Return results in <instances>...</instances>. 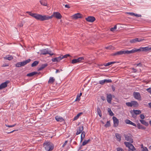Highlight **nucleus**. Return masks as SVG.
I'll return each instance as SVG.
<instances>
[{"mask_svg":"<svg viewBox=\"0 0 151 151\" xmlns=\"http://www.w3.org/2000/svg\"><path fill=\"white\" fill-rule=\"evenodd\" d=\"M82 114V113H79L77 115L74 117V118L73 120H75L78 119L80 116Z\"/></svg>","mask_w":151,"mask_h":151,"instance_id":"e433bc0d","label":"nucleus"},{"mask_svg":"<svg viewBox=\"0 0 151 151\" xmlns=\"http://www.w3.org/2000/svg\"><path fill=\"white\" fill-rule=\"evenodd\" d=\"M47 64H44L42 65L38 69V70H41L45 68L47 66Z\"/></svg>","mask_w":151,"mask_h":151,"instance_id":"cd10ccee","label":"nucleus"},{"mask_svg":"<svg viewBox=\"0 0 151 151\" xmlns=\"http://www.w3.org/2000/svg\"><path fill=\"white\" fill-rule=\"evenodd\" d=\"M62 70L61 69H60V70H58V69H56V71L55 72L56 73H59L61 71H62Z\"/></svg>","mask_w":151,"mask_h":151,"instance_id":"bf43d9fd","label":"nucleus"},{"mask_svg":"<svg viewBox=\"0 0 151 151\" xmlns=\"http://www.w3.org/2000/svg\"><path fill=\"white\" fill-rule=\"evenodd\" d=\"M84 138H83V137H81V142L83 140V139H84Z\"/></svg>","mask_w":151,"mask_h":151,"instance_id":"0e129e2a","label":"nucleus"},{"mask_svg":"<svg viewBox=\"0 0 151 151\" xmlns=\"http://www.w3.org/2000/svg\"><path fill=\"white\" fill-rule=\"evenodd\" d=\"M135 104H127V105L129 106V107H132L133 105H134Z\"/></svg>","mask_w":151,"mask_h":151,"instance_id":"e2e57ef3","label":"nucleus"},{"mask_svg":"<svg viewBox=\"0 0 151 151\" xmlns=\"http://www.w3.org/2000/svg\"><path fill=\"white\" fill-rule=\"evenodd\" d=\"M90 141V139H88L86 140H84V141L83 142L82 146H84L88 143Z\"/></svg>","mask_w":151,"mask_h":151,"instance_id":"bb28decb","label":"nucleus"},{"mask_svg":"<svg viewBox=\"0 0 151 151\" xmlns=\"http://www.w3.org/2000/svg\"><path fill=\"white\" fill-rule=\"evenodd\" d=\"M53 17L58 19H60L62 17V15L59 12H54L53 14L50 16L47 15H43V21L51 19Z\"/></svg>","mask_w":151,"mask_h":151,"instance_id":"f257e3e1","label":"nucleus"},{"mask_svg":"<svg viewBox=\"0 0 151 151\" xmlns=\"http://www.w3.org/2000/svg\"><path fill=\"white\" fill-rule=\"evenodd\" d=\"M40 53L42 55H46L48 54L50 55H53V53L48 48L43 49L40 50Z\"/></svg>","mask_w":151,"mask_h":151,"instance_id":"39448f33","label":"nucleus"},{"mask_svg":"<svg viewBox=\"0 0 151 151\" xmlns=\"http://www.w3.org/2000/svg\"><path fill=\"white\" fill-rule=\"evenodd\" d=\"M143 40V39L136 38L134 39L130 40H129V42L131 43H134L137 42H140L142 41Z\"/></svg>","mask_w":151,"mask_h":151,"instance_id":"9d476101","label":"nucleus"},{"mask_svg":"<svg viewBox=\"0 0 151 151\" xmlns=\"http://www.w3.org/2000/svg\"><path fill=\"white\" fill-rule=\"evenodd\" d=\"M137 52H138L137 49L134 47L131 50H128V54H133Z\"/></svg>","mask_w":151,"mask_h":151,"instance_id":"f3484780","label":"nucleus"},{"mask_svg":"<svg viewBox=\"0 0 151 151\" xmlns=\"http://www.w3.org/2000/svg\"><path fill=\"white\" fill-rule=\"evenodd\" d=\"M134 97L136 99H140L141 96L140 93L138 92H134L133 93Z\"/></svg>","mask_w":151,"mask_h":151,"instance_id":"2eb2a0df","label":"nucleus"},{"mask_svg":"<svg viewBox=\"0 0 151 151\" xmlns=\"http://www.w3.org/2000/svg\"><path fill=\"white\" fill-rule=\"evenodd\" d=\"M127 14L132 16H134V13L133 12H128L127 13Z\"/></svg>","mask_w":151,"mask_h":151,"instance_id":"864d4df0","label":"nucleus"},{"mask_svg":"<svg viewBox=\"0 0 151 151\" xmlns=\"http://www.w3.org/2000/svg\"><path fill=\"white\" fill-rule=\"evenodd\" d=\"M124 144L126 147H128L129 149L132 151H134L136 150L135 148L130 142H124Z\"/></svg>","mask_w":151,"mask_h":151,"instance_id":"423d86ee","label":"nucleus"},{"mask_svg":"<svg viewBox=\"0 0 151 151\" xmlns=\"http://www.w3.org/2000/svg\"><path fill=\"white\" fill-rule=\"evenodd\" d=\"M85 135H86V133H85V132H84V131H83V132H82L81 133V137H83V138H84L85 136Z\"/></svg>","mask_w":151,"mask_h":151,"instance_id":"de8ad7c7","label":"nucleus"},{"mask_svg":"<svg viewBox=\"0 0 151 151\" xmlns=\"http://www.w3.org/2000/svg\"><path fill=\"white\" fill-rule=\"evenodd\" d=\"M26 13L34 17L37 20L43 21V15L36 13H32L30 12H27Z\"/></svg>","mask_w":151,"mask_h":151,"instance_id":"20e7f679","label":"nucleus"},{"mask_svg":"<svg viewBox=\"0 0 151 151\" xmlns=\"http://www.w3.org/2000/svg\"><path fill=\"white\" fill-rule=\"evenodd\" d=\"M107 49H114V47H113L111 45H110L108 47H105Z\"/></svg>","mask_w":151,"mask_h":151,"instance_id":"37998d69","label":"nucleus"},{"mask_svg":"<svg viewBox=\"0 0 151 151\" xmlns=\"http://www.w3.org/2000/svg\"><path fill=\"white\" fill-rule=\"evenodd\" d=\"M39 63V62L37 61H35L31 65V66L33 67L36 66Z\"/></svg>","mask_w":151,"mask_h":151,"instance_id":"c9c22d12","label":"nucleus"},{"mask_svg":"<svg viewBox=\"0 0 151 151\" xmlns=\"http://www.w3.org/2000/svg\"><path fill=\"white\" fill-rule=\"evenodd\" d=\"M115 63V62H111L108 63H106L104 64V65L105 66H109L111 65L112 64H114Z\"/></svg>","mask_w":151,"mask_h":151,"instance_id":"4c0bfd02","label":"nucleus"},{"mask_svg":"<svg viewBox=\"0 0 151 151\" xmlns=\"http://www.w3.org/2000/svg\"><path fill=\"white\" fill-rule=\"evenodd\" d=\"M110 126V122L109 121H108L106 124H105V126L106 127H109Z\"/></svg>","mask_w":151,"mask_h":151,"instance_id":"ea45409f","label":"nucleus"},{"mask_svg":"<svg viewBox=\"0 0 151 151\" xmlns=\"http://www.w3.org/2000/svg\"><path fill=\"white\" fill-rule=\"evenodd\" d=\"M112 99V96L111 94H107V100L108 102L110 103Z\"/></svg>","mask_w":151,"mask_h":151,"instance_id":"aec40b11","label":"nucleus"},{"mask_svg":"<svg viewBox=\"0 0 151 151\" xmlns=\"http://www.w3.org/2000/svg\"><path fill=\"white\" fill-rule=\"evenodd\" d=\"M115 136L117 139L118 141H120L121 138V135L118 133H116L115 134Z\"/></svg>","mask_w":151,"mask_h":151,"instance_id":"a878e982","label":"nucleus"},{"mask_svg":"<svg viewBox=\"0 0 151 151\" xmlns=\"http://www.w3.org/2000/svg\"><path fill=\"white\" fill-rule=\"evenodd\" d=\"M77 60V62H79L82 61V60H83L84 58L83 57H80L76 59Z\"/></svg>","mask_w":151,"mask_h":151,"instance_id":"a18cd8bd","label":"nucleus"},{"mask_svg":"<svg viewBox=\"0 0 151 151\" xmlns=\"http://www.w3.org/2000/svg\"><path fill=\"white\" fill-rule=\"evenodd\" d=\"M108 112L109 113V115L112 116L114 115V114L113 113L112 111H111L110 108H108L107 109Z\"/></svg>","mask_w":151,"mask_h":151,"instance_id":"473e14b6","label":"nucleus"},{"mask_svg":"<svg viewBox=\"0 0 151 151\" xmlns=\"http://www.w3.org/2000/svg\"><path fill=\"white\" fill-rule=\"evenodd\" d=\"M116 26L115 25L113 27L111 28L110 30L112 32H114L116 29Z\"/></svg>","mask_w":151,"mask_h":151,"instance_id":"79ce46f5","label":"nucleus"},{"mask_svg":"<svg viewBox=\"0 0 151 151\" xmlns=\"http://www.w3.org/2000/svg\"><path fill=\"white\" fill-rule=\"evenodd\" d=\"M31 61L30 59H28L27 60H25L23 62H21V64L22 66H24L27 64V63H29Z\"/></svg>","mask_w":151,"mask_h":151,"instance_id":"412c9836","label":"nucleus"},{"mask_svg":"<svg viewBox=\"0 0 151 151\" xmlns=\"http://www.w3.org/2000/svg\"><path fill=\"white\" fill-rule=\"evenodd\" d=\"M137 66L141 67L142 66V64L141 63H139L138 64H137Z\"/></svg>","mask_w":151,"mask_h":151,"instance_id":"680f3d73","label":"nucleus"},{"mask_svg":"<svg viewBox=\"0 0 151 151\" xmlns=\"http://www.w3.org/2000/svg\"><path fill=\"white\" fill-rule=\"evenodd\" d=\"M83 130V126H81L79 127L77 129L76 131V134L77 135L80 134L82 132V131Z\"/></svg>","mask_w":151,"mask_h":151,"instance_id":"ddd939ff","label":"nucleus"},{"mask_svg":"<svg viewBox=\"0 0 151 151\" xmlns=\"http://www.w3.org/2000/svg\"><path fill=\"white\" fill-rule=\"evenodd\" d=\"M73 17L74 19H77L81 18V15L79 13H77L73 15Z\"/></svg>","mask_w":151,"mask_h":151,"instance_id":"a211bd4d","label":"nucleus"},{"mask_svg":"<svg viewBox=\"0 0 151 151\" xmlns=\"http://www.w3.org/2000/svg\"><path fill=\"white\" fill-rule=\"evenodd\" d=\"M5 126L6 127H12L11 125H9L7 124H5Z\"/></svg>","mask_w":151,"mask_h":151,"instance_id":"338daca9","label":"nucleus"},{"mask_svg":"<svg viewBox=\"0 0 151 151\" xmlns=\"http://www.w3.org/2000/svg\"><path fill=\"white\" fill-rule=\"evenodd\" d=\"M78 63L76 59H73L71 61V63L73 64H75Z\"/></svg>","mask_w":151,"mask_h":151,"instance_id":"49530a36","label":"nucleus"},{"mask_svg":"<svg viewBox=\"0 0 151 151\" xmlns=\"http://www.w3.org/2000/svg\"><path fill=\"white\" fill-rule=\"evenodd\" d=\"M19 26L20 27H22L23 26V24L22 23H20L19 24Z\"/></svg>","mask_w":151,"mask_h":151,"instance_id":"774afa93","label":"nucleus"},{"mask_svg":"<svg viewBox=\"0 0 151 151\" xmlns=\"http://www.w3.org/2000/svg\"><path fill=\"white\" fill-rule=\"evenodd\" d=\"M126 104H137V103L135 101H132L130 102H127Z\"/></svg>","mask_w":151,"mask_h":151,"instance_id":"c03bdc74","label":"nucleus"},{"mask_svg":"<svg viewBox=\"0 0 151 151\" xmlns=\"http://www.w3.org/2000/svg\"><path fill=\"white\" fill-rule=\"evenodd\" d=\"M62 59V58L60 56L59 57L52 58V61L53 62H58Z\"/></svg>","mask_w":151,"mask_h":151,"instance_id":"dca6fc26","label":"nucleus"},{"mask_svg":"<svg viewBox=\"0 0 151 151\" xmlns=\"http://www.w3.org/2000/svg\"><path fill=\"white\" fill-rule=\"evenodd\" d=\"M137 128L139 129H145L146 127L141 125L140 124H137Z\"/></svg>","mask_w":151,"mask_h":151,"instance_id":"c85d7f7f","label":"nucleus"},{"mask_svg":"<svg viewBox=\"0 0 151 151\" xmlns=\"http://www.w3.org/2000/svg\"><path fill=\"white\" fill-rule=\"evenodd\" d=\"M81 95H82V93H80L79 94V95H78L77 96L76 99L75 100V101H77L79 100L80 99V96H81Z\"/></svg>","mask_w":151,"mask_h":151,"instance_id":"58836bf2","label":"nucleus"},{"mask_svg":"<svg viewBox=\"0 0 151 151\" xmlns=\"http://www.w3.org/2000/svg\"><path fill=\"white\" fill-rule=\"evenodd\" d=\"M16 67H19L22 66L21 64V62H19L17 63L15 65Z\"/></svg>","mask_w":151,"mask_h":151,"instance_id":"a19ab883","label":"nucleus"},{"mask_svg":"<svg viewBox=\"0 0 151 151\" xmlns=\"http://www.w3.org/2000/svg\"><path fill=\"white\" fill-rule=\"evenodd\" d=\"M146 91L151 94V88H149L146 89Z\"/></svg>","mask_w":151,"mask_h":151,"instance_id":"3c124183","label":"nucleus"},{"mask_svg":"<svg viewBox=\"0 0 151 151\" xmlns=\"http://www.w3.org/2000/svg\"><path fill=\"white\" fill-rule=\"evenodd\" d=\"M37 73V72H32V73H29L27 74V76H28L31 77V76H33L36 74Z\"/></svg>","mask_w":151,"mask_h":151,"instance_id":"2f4dec72","label":"nucleus"},{"mask_svg":"<svg viewBox=\"0 0 151 151\" xmlns=\"http://www.w3.org/2000/svg\"><path fill=\"white\" fill-rule=\"evenodd\" d=\"M117 151H123V149L120 147H118L116 148Z\"/></svg>","mask_w":151,"mask_h":151,"instance_id":"603ef678","label":"nucleus"},{"mask_svg":"<svg viewBox=\"0 0 151 151\" xmlns=\"http://www.w3.org/2000/svg\"><path fill=\"white\" fill-rule=\"evenodd\" d=\"M26 13L34 17L37 20L43 21V15L36 13H32L30 12H27Z\"/></svg>","mask_w":151,"mask_h":151,"instance_id":"7ed1b4c3","label":"nucleus"},{"mask_svg":"<svg viewBox=\"0 0 151 151\" xmlns=\"http://www.w3.org/2000/svg\"><path fill=\"white\" fill-rule=\"evenodd\" d=\"M133 111L134 113L136 115L139 114L141 112V111L139 110H133Z\"/></svg>","mask_w":151,"mask_h":151,"instance_id":"72a5a7b5","label":"nucleus"},{"mask_svg":"<svg viewBox=\"0 0 151 151\" xmlns=\"http://www.w3.org/2000/svg\"><path fill=\"white\" fill-rule=\"evenodd\" d=\"M124 137L126 140L129 141L130 143H133V141L131 134L124 135Z\"/></svg>","mask_w":151,"mask_h":151,"instance_id":"6e6552de","label":"nucleus"},{"mask_svg":"<svg viewBox=\"0 0 151 151\" xmlns=\"http://www.w3.org/2000/svg\"><path fill=\"white\" fill-rule=\"evenodd\" d=\"M123 54V50H121L113 54V55L115 56L116 55H121Z\"/></svg>","mask_w":151,"mask_h":151,"instance_id":"c756f323","label":"nucleus"},{"mask_svg":"<svg viewBox=\"0 0 151 151\" xmlns=\"http://www.w3.org/2000/svg\"><path fill=\"white\" fill-rule=\"evenodd\" d=\"M134 16L137 17H141V15L140 14H136L134 13Z\"/></svg>","mask_w":151,"mask_h":151,"instance_id":"13d9d810","label":"nucleus"},{"mask_svg":"<svg viewBox=\"0 0 151 151\" xmlns=\"http://www.w3.org/2000/svg\"><path fill=\"white\" fill-rule=\"evenodd\" d=\"M150 50H151V47H140L139 48L137 49L138 52H147Z\"/></svg>","mask_w":151,"mask_h":151,"instance_id":"0eeeda50","label":"nucleus"},{"mask_svg":"<svg viewBox=\"0 0 151 151\" xmlns=\"http://www.w3.org/2000/svg\"><path fill=\"white\" fill-rule=\"evenodd\" d=\"M55 81V79L53 77H50L48 81V83H53Z\"/></svg>","mask_w":151,"mask_h":151,"instance_id":"b1692460","label":"nucleus"},{"mask_svg":"<svg viewBox=\"0 0 151 151\" xmlns=\"http://www.w3.org/2000/svg\"><path fill=\"white\" fill-rule=\"evenodd\" d=\"M70 56L69 54H66L64 55H61V57L62 58V59L64 58H67L68 57Z\"/></svg>","mask_w":151,"mask_h":151,"instance_id":"09e8293b","label":"nucleus"},{"mask_svg":"<svg viewBox=\"0 0 151 151\" xmlns=\"http://www.w3.org/2000/svg\"><path fill=\"white\" fill-rule=\"evenodd\" d=\"M112 90L114 91H115V88L113 86H112Z\"/></svg>","mask_w":151,"mask_h":151,"instance_id":"69168bd1","label":"nucleus"},{"mask_svg":"<svg viewBox=\"0 0 151 151\" xmlns=\"http://www.w3.org/2000/svg\"><path fill=\"white\" fill-rule=\"evenodd\" d=\"M125 122L127 124H130L132 125L133 126H135V127L136 126V124L135 123L132 122H131V121H130V120H129V119L126 120L125 121Z\"/></svg>","mask_w":151,"mask_h":151,"instance_id":"6ab92c4d","label":"nucleus"},{"mask_svg":"<svg viewBox=\"0 0 151 151\" xmlns=\"http://www.w3.org/2000/svg\"><path fill=\"white\" fill-rule=\"evenodd\" d=\"M112 81V80L111 79H107L99 81V83L101 85H103L105 83H111Z\"/></svg>","mask_w":151,"mask_h":151,"instance_id":"1a4fd4ad","label":"nucleus"},{"mask_svg":"<svg viewBox=\"0 0 151 151\" xmlns=\"http://www.w3.org/2000/svg\"><path fill=\"white\" fill-rule=\"evenodd\" d=\"M68 141L67 140L65 141V142L62 145V147H63L66 145V144L67 143Z\"/></svg>","mask_w":151,"mask_h":151,"instance_id":"6e6d98bb","label":"nucleus"},{"mask_svg":"<svg viewBox=\"0 0 151 151\" xmlns=\"http://www.w3.org/2000/svg\"><path fill=\"white\" fill-rule=\"evenodd\" d=\"M43 146L46 151H51L54 148L52 144L49 142L44 143Z\"/></svg>","mask_w":151,"mask_h":151,"instance_id":"f03ea898","label":"nucleus"},{"mask_svg":"<svg viewBox=\"0 0 151 151\" xmlns=\"http://www.w3.org/2000/svg\"><path fill=\"white\" fill-rule=\"evenodd\" d=\"M140 121L142 124H144L145 126H147L148 125V123L144 120H140Z\"/></svg>","mask_w":151,"mask_h":151,"instance_id":"7c9ffc66","label":"nucleus"},{"mask_svg":"<svg viewBox=\"0 0 151 151\" xmlns=\"http://www.w3.org/2000/svg\"><path fill=\"white\" fill-rule=\"evenodd\" d=\"M112 119L114 122V126L116 127H117L119 123V120L115 116H113Z\"/></svg>","mask_w":151,"mask_h":151,"instance_id":"9b49d317","label":"nucleus"},{"mask_svg":"<svg viewBox=\"0 0 151 151\" xmlns=\"http://www.w3.org/2000/svg\"><path fill=\"white\" fill-rule=\"evenodd\" d=\"M55 119L57 121L62 122L63 121V119L62 117L59 116H56L55 117Z\"/></svg>","mask_w":151,"mask_h":151,"instance_id":"4be33fe9","label":"nucleus"},{"mask_svg":"<svg viewBox=\"0 0 151 151\" xmlns=\"http://www.w3.org/2000/svg\"><path fill=\"white\" fill-rule=\"evenodd\" d=\"M87 21L89 22H93L95 20V18L94 17L92 16H89L86 18Z\"/></svg>","mask_w":151,"mask_h":151,"instance_id":"4468645a","label":"nucleus"},{"mask_svg":"<svg viewBox=\"0 0 151 151\" xmlns=\"http://www.w3.org/2000/svg\"><path fill=\"white\" fill-rule=\"evenodd\" d=\"M9 82V81H6L5 82L2 83L0 85V90L6 87L7 85V84Z\"/></svg>","mask_w":151,"mask_h":151,"instance_id":"f8f14e48","label":"nucleus"},{"mask_svg":"<svg viewBox=\"0 0 151 151\" xmlns=\"http://www.w3.org/2000/svg\"><path fill=\"white\" fill-rule=\"evenodd\" d=\"M4 59L5 60H11L13 59L12 56L10 55H8L4 57Z\"/></svg>","mask_w":151,"mask_h":151,"instance_id":"393cba45","label":"nucleus"},{"mask_svg":"<svg viewBox=\"0 0 151 151\" xmlns=\"http://www.w3.org/2000/svg\"><path fill=\"white\" fill-rule=\"evenodd\" d=\"M123 54H128V50H123Z\"/></svg>","mask_w":151,"mask_h":151,"instance_id":"4d7b16f0","label":"nucleus"},{"mask_svg":"<svg viewBox=\"0 0 151 151\" xmlns=\"http://www.w3.org/2000/svg\"><path fill=\"white\" fill-rule=\"evenodd\" d=\"M140 117L142 119H144L145 118V116L143 114H141L140 115Z\"/></svg>","mask_w":151,"mask_h":151,"instance_id":"5fc2aeb1","label":"nucleus"},{"mask_svg":"<svg viewBox=\"0 0 151 151\" xmlns=\"http://www.w3.org/2000/svg\"><path fill=\"white\" fill-rule=\"evenodd\" d=\"M97 112L98 114L99 115V116L100 117H101L102 116L101 112L100 109L99 107L97 108Z\"/></svg>","mask_w":151,"mask_h":151,"instance_id":"f704fd0d","label":"nucleus"},{"mask_svg":"<svg viewBox=\"0 0 151 151\" xmlns=\"http://www.w3.org/2000/svg\"><path fill=\"white\" fill-rule=\"evenodd\" d=\"M40 4L44 6H47V1L45 0H42L40 1Z\"/></svg>","mask_w":151,"mask_h":151,"instance_id":"5701e85b","label":"nucleus"},{"mask_svg":"<svg viewBox=\"0 0 151 151\" xmlns=\"http://www.w3.org/2000/svg\"><path fill=\"white\" fill-rule=\"evenodd\" d=\"M142 151H149L147 147H143V148L142 149Z\"/></svg>","mask_w":151,"mask_h":151,"instance_id":"8fccbe9b","label":"nucleus"},{"mask_svg":"<svg viewBox=\"0 0 151 151\" xmlns=\"http://www.w3.org/2000/svg\"><path fill=\"white\" fill-rule=\"evenodd\" d=\"M65 7L68 8H70V6L68 4H66L65 5Z\"/></svg>","mask_w":151,"mask_h":151,"instance_id":"052dcab7","label":"nucleus"}]
</instances>
